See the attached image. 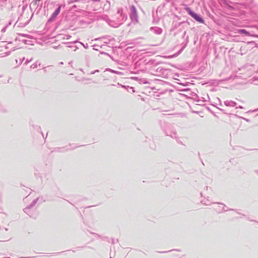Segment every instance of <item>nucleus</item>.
Returning <instances> with one entry per match:
<instances>
[{"mask_svg":"<svg viewBox=\"0 0 258 258\" xmlns=\"http://www.w3.org/2000/svg\"><path fill=\"white\" fill-rule=\"evenodd\" d=\"M186 11L194 19L201 23H204V21L196 13H194L189 8H186Z\"/></svg>","mask_w":258,"mask_h":258,"instance_id":"1","label":"nucleus"},{"mask_svg":"<svg viewBox=\"0 0 258 258\" xmlns=\"http://www.w3.org/2000/svg\"><path fill=\"white\" fill-rule=\"evenodd\" d=\"M60 9H61V6H59L58 7V8L55 10V11L52 14V19H55L56 17V16L60 13Z\"/></svg>","mask_w":258,"mask_h":258,"instance_id":"2","label":"nucleus"},{"mask_svg":"<svg viewBox=\"0 0 258 258\" xmlns=\"http://www.w3.org/2000/svg\"><path fill=\"white\" fill-rule=\"evenodd\" d=\"M238 32L240 33L245 34L248 35V33L244 29H240L238 30Z\"/></svg>","mask_w":258,"mask_h":258,"instance_id":"3","label":"nucleus"}]
</instances>
